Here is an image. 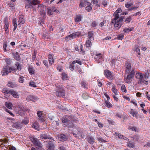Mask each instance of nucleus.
Returning a JSON list of instances; mask_svg holds the SVG:
<instances>
[{"label":"nucleus","instance_id":"79ce46f5","mask_svg":"<svg viewBox=\"0 0 150 150\" xmlns=\"http://www.w3.org/2000/svg\"><path fill=\"white\" fill-rule=\"evenodd\" d=\"M133 139L134 140L137 142H138L139 139V137L138 135H136L134 136Z\"/></svg>","mask_w":150,"mask_h":150},{"label":"nucleus","instance_id":"f257e3e1","mask_svg":"<svg viewBox=\"0 0 150 150\" xmlns=\"http://www.w3.org/2000/svg\"><path fill=\"white\" fill-rule=\"evenodd\" d=\"M71 117L67 115L63 116L62 118V120L64 127H67L68 128H73L74 125L71 121Z\"/></svg>","mask_w":150,"mask_h":150},{"label":"nucleus","instance_id":"aec40b11","mask_svg":"<svg viewBox=\"0 0 150 150\" xmlns=\"http://www.w3.org/2000/svg\"><path fill=\"white\" fill-rule=\"evenodd\" d=\"M42 115V113L41 111H38L37 112L38 116L39 118V120L42 121L43 120V117Z\"/></svg>","mask_w":150,"mask_h":150},{"label":"nucleus","instance_id":"7c9ffc66","mask_svg":"<svg viewBox=\"0 0 150 150\" xmlns=\"http://www.w3.org/2000/svg\"><path fill=\"white\" fill-rule=\"evenodd\" d=\"M148 71V70H147V72L145 73V75H144V79L145 80H147L149 76V75Z\"/></svg>","mask_w":150,"mask_h":150},{"label":"nucleus","instance_id":"e2e57ef3","mask_svg":"<svg viewBox=\"0 0 150 150\" xmlns=\"http://www.w3.org/2000/svg\"><path fill=\"white\" fill-rule=\"evenodd\" d=\"M133 5L132 3H128V2L125 5L126 7L127 8H129L130 6Z\"/></svg>","mask_w":150,"mask_h":150},{"label":"nucleus","instance_id":"dca6fc26","mask_svg":"<svg viewBox=\"0 0 150 150\" xmlns=\"http://www.w3.org/2000/svg\"><path fill=\"white\" fill-rule=\"evenodd\" d=\"M130 113L131 114L133 117H135L137 118H138V114L137 111H136L133 109H131V111L130 112Z\"/></svg>","mask_w":150,"mask_h":150},{"label":"nucleus","instance_id":"423d86ee","mask_svg":"<svg viewBox=\"0 0 150 150\" xmlns=\"http://www.w3.org/2000/svg\"><path fill=\"white\" fill-rule=\"evenodd\" d=\"M136 77L139 79L138 82V84H141L142 83V80L144 79V75L142 73H137L136 74Z\"/></svg>","mask_w":150,"mask_h":150},{"label":"nucleus","instance_id":"4468645a","mask_svg":"<svg viewBox=\"0 0 150 150\" xmlns=\"http://www.w3.org/2000/svg\"><path fill=\"white\" fill-rule=\"evenodd\" d=\"M12 54L13 56V58L16 59L17 61H19L21 60V58L18 52H16L15 53L13 52L12 53Z\"/></svg>","mask_w":150,"mask_h":150},{"label":"nucleus","instance_id":"3c124183","mask_svg":"<svg viewBox=\"0 0 150 150\" xmlns=\"http://www.w3.org/2000/svg\"><path fill=\"white\" fill-rule=\"evenodd\" d=\"M144 79H142V83L140 84H146L147 85L148 84V82L147 81L144 80Z\"/></svg>","mask_w":150,"mask_h":150},{"label":"nucleus","instance_id":"bf43d9fd","mask_svg":"<svg viewBox=\"0 0 150 150\" xmlns=\"http://www.w3.org/2000/svg\"><path fill=\"white\" fill-rule=\"evenodd\" d=\"M124 37V35H120L118 36L117 37V39L120 40H122Z\"/></svg>","mask_w":150,"mask_h":150},{"label":"nucleus","instance_id":"72a5a7b5","mask_svg":"<svg viewBox=\"0 0 150 150\" xmlns=\"http://www.w3.org/2000/svg\"><path fill=\"white\" fill-rule=\"evenodd\" d=\"M127 146L130 148H133L135 146L134 143H129L127 144Z\"/></svg>","mask_w":150,"mask_h":150},{"label":"nucleus","instance_id":"4c0bfd02","mask_svg":"<svg viewBox=\"0 0 150 150\" xmlns=\"http://www.w3.org/2000/svg\"><path fill=\"white\" fill-rule=\"evenodd\" d=\"M60 108L62 109L64 112H67L68 111V110L65 108L63 106H60Z\"/></svg>","mask_w":150,"mask_h":150},{"label":"nucleus","instance_id":"f3484780","mask_svg":"<svg viewBox=\"0 0 150 150\" xmlns=\"http://www.w3.org/2000/svg\"><path fill=\"white\" fill-rule=\"evenodd\" d=\"M11 94L14 98H19V94L18 92L15 91L12 89Z\"/></svg>","mask_w":150,"mask_h":150},{"label":"nucleus","instance_id":"412c9836","mask_svg":"<svg viewBox=\"0 0 150 150\" xmlns=\"http://www.w3.org/2000/svg\"><path fill=\"white\" fill-rule=\"evenodd\" d=\"M17 19L16 18H15L13 20V24L14 28L13 31H15L17 27V24L16 23Z\"/></svg>","mask_w":150,"mask_h":150},{"label":"nucleus","instance_id":"4d7b16f0","mask_svg":"<svg viewBox=\"0 0 150 150\" xmlns=\"http://www.w3.org/2000/svg\"><path fill=\"white\" fill-rule=\"evenodd\" d=\"M49 64L50 65H52L53 64L54 62V59H49L48 60Z\"/></svg>","mask_w":150,"mask_h":150},{"label":"nucleus","instance_id":"0eeeda50","mask_svg":"<svg viewBox=\"0 0 150 150\" xmlns=\"http://www.w3.org/2000/svg\"><path fill=\"white\" fill-rule=\"evenodd\" d=\"M31 141L35 145V147L39 146L42 145L40 141L37 138H34L31 139Z\"/></svg>","mask_w":150,"mask_h":150},{"label":"nucleus","instance_id":"58836bf2","mask_svg":"<svg viewBox=\"0 0 150 150\" xmlns=\"http://www.w3.org/2000/svg\"><path fill=\"white\" fill-rule=\"evenodd\" d=\"M33 5L31 4H27L25 6V8L26 9H28L29 8H32L33 7Z\"/></svg>","mask_w":150,"mask_h":150},{"label":"nucleus","instance_id":"39448f33","mask_svg":"<svg viewBox=\"0 0 150 150\" xmlns=\"http://www.w3.org/2000/svg\"><path fill=\"white\" fill-rule=\"evenodd\" d=\"M14 68H11L9 66H5L1 71V74L3 76L7 75L11 71H15Z\"/></svg>","mask_w":150,"mask_h":150},{"label":"nucleus","instance_id":"5fc2aeb1","mask_svg":"<svg viewBox=\"0 0 150 150\" xmlns=\"http://www.w3.org/2000/svg\"><path fill=\"white\" fill-rule=\"evenodd\" d=\"M121 90L123 92H125L126 91L125 86L124 85H122L121 86Z\"/></svg>","mask_w":150,"mask_h":150},{"label":"nucleus","instance_id":"6e6552de","mask_svg":"<svg viewBox=\"0 0 150 150\" xmlns=\"http://www.w3.org/2000/svg\"><path fill=\"white\" fill-rule=\"evenodd\" d=\"M12 89H8L7 88H4L2 90V92L4 93V95L9 96L11 93Z\"/></svg>","mask_w":150,"mask_h":150},{"label":"nucleus","instance_id":"603ef678","mask_svg":"<svg viewBox=\"0 0 150 150\" xmlns=\"http://www.w3.org/2000/svg\"><path fill=\"white\" fill-rule=\"evenodd\" d=\"M97 25L96 22V21H94L92 23L91 26L93 27H96Z\"/></svg>","mask_w":150,"mask_h":150},{"label":"nucleus","instance_id":"49530a36","mask_svg":"<svg viewBox=\"0 0 150 150\" xmlns=\"http://www.w3.org/2000/svg\"><path fill=\"white\" fill-rule=\"evenodd\" d=\"M29 85L34 87H37L35 83V82L33 81L30 82L29 83Z\"/></svg>","mask_w":150,"mask_h":150},{"label":"nucleus","instance_id":"b1692460","mask_svg":"<svg viewBox=\"0 0 150 150\" xmlns=\"http://www.w3.org/2000/svg\"><path fill=\"white\" fill-rule=\"evenodd\" d=\"M19 20L18 22H20L18 24V26L19 25L20 23L23 24L24 23V21L23 19V16H22L20 15L19 16Z\"/></svg>","mask_w":150,"mask_h":150},{"label":"nucleus","instance_id":"13d9d810","mask_svg":"<svg viewBox=\"0 0 150 150\" xmlns=\"http://www.w3.org/2000/svg\"><path fill=\"white\" fill-rule=\"evenodd\" d=\"M7 47V44L6 42H4L3 44V47L4 49V51L6 52V47Z\"/></svg>","mask_w":150,"mask_h":150},{"label":"nucleus","instance_id":"e433bc0d","mask_svg":"<svg viewBox=\"0 0 150 150\" xmlns=\"http://www.w3.org/2000/svg\"><path fill=\"white\" fill-rule=\"evenodd\" d=\"M128 129L134 131L135 132H136L137 130L136 127H135L129 126L128 128Z\"/></svg>","mask_w":150,"mask_h":150},{"label":"nucleus","instance_id":"2eb2a0df","mask_svg":"<svg viewBox=\"0 0 150 150\" xmlns=\"http://www.w3.org/2000/svg\"><path fill=\"white\" fill-rule=\"evenodd\" d=\"M40 138L42 139H50V136L47 133L42 134L40 136Z\"/></svg>","mask_w":150,"mask_h":150},{"label":"nucleus","instance_id":"4be33fe9","mask_svg":"<svg viewBox=\"0 0 150 150\" xmlns=\"http://www.w3.org/2000/svg\"><path fill=\"white\" fill-rule=\"evenodd\" d=\"M28 71L30 74H34L35 70L33 68L32 66H29L28 68Z\"/></svg>","mask_w":150,"mask_h":150},{"label":"nucleus","instance_id":"2f4dec72","mask_svg":"<svg viewBox=\"0 0 150 150\" xmlns=\"http://www.w3.org/2000/svg\"><path fill=\"white\" fill-rule=\"evenodd\" d=\"M73 35L74 36V38H75L76 37H78L81 34V33L79 32H77L74 33H73Z\"/></svg>","mask_w":150,"mask_h":150},{"label":"nucleus","instance_id":"1a4fd4ad","mask_svg":"<svg viewBox=\"0 0 150 150\" xmlns=\"http://www.w3.org/2000/svg\"><path fill=\"white\" fill-rule=\"evenodd\" d=\"M38 99L37 96L32 95H29L26 98L27 100H29L33 102H35V101L38 100Z\"/></svg>","mask_w":150,"mask_h":150},{"label":"nucleus","instance_id":"ddd939ff","mask_svg":"<svg viewBox=\"0 0 150 150\" xmlns=\"http://www.w3.org/2000/svg\"><path fill=\"white\" fill-rule=\"evenodd\" d=\"M88 142L91 144H93L95 143V139L93 137L91 136H88L87 137Z\"/></svg>","mask_w":150,"mask_h":150},{"label":"nucleus","instance_id":"473e14b6","mask_svg":"<svg viewBox=\"0 0 150 150\" xmlns=\"http://www.w3.org/2000/svg\"><path fill=\"white\" fill-rule=\"evenodd\" d=\"M32 127L33 128H35V129L37 130H39V127L36 124L34 123L32 125Z\"/></svg>","mask_w":150,"mask_h":150},{"label":"nucleus","instance_id":"ea45409f","mask_svg":"<svg viewBox=\"0 0 150 150\" xmlns=\"http://www.w3.org/2000/svg\"><path fill=\"white\" fill-rule=\"evenodd\" d=\"M8 24H5L4 25V28L5 30L6 31V33H8Z\"/></svg>","mask_w":150,"mask_h":150},{"label":"nucleus","instance_id":"c9c22d12","mask_svg":"<svg viewBox=\"0 0 150 150\" xmlns=\"http://www.w3.org/2000/svg\"><path fill=\"white\" fill-rule=\"evenodd\" d=\"M39 1H37V0H32V2H31V4L34 5H36L37 4H39Z\"/></svg>","mask_w":150,"mask_h":150},{"label":"nucleus","instance_id":"de8ad7c7","mask_svg":"<svg viewBox=\"0 0 150 150\" xmlns=\"http://www.w3.org/2000/svg\"><path fill=\"white\" fill-rule=\"evenodd\" d=\"M97 139L99 142H105L106 141L100 137H97Z\"/></svg>","mask_w":150,"mask_h":150},{"label":"nucleus","instance_id":"5701e85b","mask_svg":"<svg viewBox=\"0 0 150 150\" xmlns=\"http://www.w3.org/2000/svg\"><path fill=\"white\" fill-rule=\"evenodd\" d=\"M62 79L63 80H67L68 78V76L67 74L64 72H63L62 74Z\"/></svg>","mask_w":150,"mask_h":150},{"label":"nucleus","instance_id":"8fccbe9b","mask_svg":"<svg viewBox=\"0 0 150 150\" xmlns=\"http://www.w3.org/2000/svg\"><path fill=\"white\" fill-rule=\"evenodd\" d=\"M85 8L86 10L88 12H89L91 10L92 8L91 6H87Z\"/></svg>","mask_w":150,"mask_h":150},{"label":"nucleus","instance_id":"052dcab7","mask_svg":"<svg viewBox=\"0 0 150 150\" xmlns=\"http://www.w3.org/2000/svg\"><path fill=\"white\" fill-rule=\"evenodd\" d=\"M7 86H8L11 88H13V85L12 84V82H9L7 84Z\"/></svg>","mask_w":150,"mask_h":150},{"label":"nucleus","instance_id":"6ab92c4d","mask_svg":"<svg viewBox=\"0 0 150 150\" xmlns=\"http://www.w3.org/2000/svg\"><path fill=\"white\" fill-rule=\"evenodd\" d=\"M88 38L90 40H91L92 39L93 40L94 39V37H93V34L92 31H89L88 33Z\"/></svg>","mask_w":150,"mask_h":150},{"label":"nucleus","instance_id":"f704fd0d","mask_svg":"<svg viewBox=\"0 0 150 150\" xmlns=\"http://www.w3.org/2000/svg\"><path fill=\"white\" fill-rule=\"evenodd\" d=\"M101 54L99 53L97 54L95 57L94 58L96 59H99L101 58Z\"/></svg>","mask_w":150,"mask_h":150},{"label":"nucleus","instance_id":"a211bd4d","mask_svg":"<svg viewBox=\"0 0 150 150\" xmlns=\"http://www.w3.org/2000/svg\"><path fill=\"white\" fill-rule=\"evenodd\" d=\"M6 106L9 109H11L13 106L12 103L10 102H6L5 103Z\"/></svg>","mask_w":150,"mask_h":150},{"label":"nucleus","instance_id":"393cba45","mask_svg":"<svg viewBox=\"0 0 150 150\" xmlns=\"http://www.w3.org/2000/svg\"><path fill=\"white\" fill-rule=\"evenodd\" d=\"M134 29V28H125L123 30V31L124 32L126 33H127L131 31L132 30Z\"/></svg>","mask_w":150,"mask_h":150},{"label":"nucleus","instance_id":"a18cd8bd","mask_svg":"<svg viewBox=\"0 0 150 150\" xmlns=\"http://www.w3.org/2000/svg\"><path fill=\"white\" fill-rule=\"evenodd\" d=\"M47 9V14L50 15H51L52 14V10L50 8H48Z\"/></svg>","mask_w":150,"mask_h":150},{"label":"nucleus","instance_id":"37998d69","mask_svg":"<svg viewBox=\"0 0 150 150\" xmlns=\"http://www.w3.org/2000/svg\"><path fill=\"white\" fill-rule=\"evenodd\" d=\"M112 91L116 95H117V89H116L114 87L112 88Z\"/></svg>","mask_w":150,"mask_h":150},{"label":"nucleus","instance_id":"f8f14e48","mask_svg":"<svg viewBox=\"0 0 150 150\" xmlns=\"http://www.w3.org/2000/svg\"><path fill=\"white\" fill-rule=\"evenodd\" d=\"M58 137L59 139H60L59 140L60 141H61V140H63V141H66L68 139L67 137L65 135L62 134H58Z\"/></svg>","mask_w":150,"mask_h":150},{"label":"nucleus","instance_id":"20e7f679","mask_svg":"<svg viewBox=\"0 0 150 150\" xmlns=\"http://www.w3.org/2000/svg\"><path fill=\"white\" fill-rule=\"evenodd\" d=\"M50 139L53 141L46 142V147L48 148L47 150H54V140L52 137H50Z\"/></svg>","mask_w":150,"mask_h":150},{"label":"nucleus","instance_id":"c85d7f7f","mask_svg":"<svg viewBox=\"0 0 150 150\" xmlns=\"http://www.w3.org/2000/svg\"><path fill=\"white\" fill-rule=\"evenodd\" d=\"M81 16L79 15L77 16L75 19L76 22H79L81 21Z\"/></svg>","mask_w":150,"mask_h":150},{"label":"nucleus","instance_id":"0e129e2a","mask_svg":"<svg viewBox=\"0 0 150 150\" xmlns=\"http://www.w3.org/2000/svg\"><path fill=\"white\" fill-rule=\"evenodd\" d=\"M5 111L7 112L8 113H9L11 115V116H14V115H13V114L12 112H11L10 110H8L7 109H5Z\"/></svg>","mask_w":150,"mask_h":150},{"label":"nucleus","instance_id":"a19ab883","mask_svg":"<svg viewBox=\"0 0 150 150\" xmlns=\"http://www.w3.org/2000/svg\"><path fill=\"white\" fill-rule=\"evenodd\" d=\"M86 44L87 47H90L91 45V42L89 40H88L86 42Z\"/></svg>","mask_w":150,"mask_h":150},{"label":"nucleus","instance_id":"09e8293b","mask_svg":"<svg viewBox=\"0 0 150 150\" xmlns=\"http://www.w3.org/2000/svg\"><path fill=\"white\" fill-rule=\"evenodd\" d=\"M82 96L83 98L84 99H87L88 98V96L86 93H83V94Z\"/></svg>","mask_w":150,"mask_h":150},{"label":"nucleus","instance_id":"c03bdc74","mask_svg":"<svg viewBox=\"0 0 150 150\" xmlns=\"http://www.w3.org/2000/svg\"><path fill=\"white\" fill-rule=\"evenodd\" d=\"M132 20V18L131 16H129L128 18H126L125 20V21L126 22V23H129Z\"/></svg>","mask_w":150,"mask_h":150},{"label":"nucleus","instance_id":"c756f323","mask_svg":"<svg viewBox=\"0 0 150 150\" xmlns=\"http://www.w3.org/2000/svg\"><path fill=\"white\" fill-rule=\"evenodd\" d=\"M76 63H77L78 64H79L80 65H81V62L79 61V60H75L74 61H73L72 64H70V66H72V64H75Z\"/></svg>","mask_w":150,"mask_h":150},{"label":"nucleus","instance_id":"680f3d73","mask_svg":"<svg viewBox=\"0 0 150 150\" xmlns=\"http://www.w3.org/2000/svg\"><path fill=\"white\" fill-rule=\"evenodd\" d=\"M76 133H78V136L79 137V136H80L81 137L83 138V137H82V132L81 131L79 130L78 132H76Z\"/></svg>","mask_w":150,"mask_h":150},{"label":"nucleus","instance_id":"864d4df0","mask_svg":"<svg viewBox=\"0 0 150 150\" xmlns=\"http://www.w3.org/2000/svg\"><path fill=\"white\" fill-rule=\"evenodd\" d=\"M23 76H20V78L18 80L19 82L21 83H23Z\"/></svg>","mask_w":150,"mask_h":150},{"label":"nucleus","instance_id":"338daca9","mask_svg":"<svg viewBox=\"0 0 150 150\" xmlns=\"http://www.w3.org/2000/svg\"><path fill=\"white\" fill-rule=\"evenodd\" d=\"M72 134H73L74 136L76 137V138H78L79 137L78 136V133H76V132H75V131L73 132H72Z\"/></svg>","mask_w":150,"mask_h":150},{"label":"nucleus","instance_id":"cd10ccee","mask_svg":"<svg viewBox=\"0 0 150 150\" xmlns=\"http://www.w3.org/2000/svg\"><path fill=\"white\" fill-rule=\"evenodd\" d=\"M134 50L135 52L137 53L138 55H140V50L139 47L137 46H135L134 48Z\"/></svg>","mask_w":150,"mask_h":150},{"label":"nucleus","instance_id":"f03ea898","mask_svg":"<svg viewBox=\"0 0 150 150\" xmlns=\"http://www.w3.org/2000/svg\"><path fill=\"white\" fill-rule=\"evenodd\" d=\"M119 15L116 14L115 18L112 19L111 23L114 24V27L115 28H119L122 24V21L124 18L123 16L120 17L119 20H117L119 18Z\"/></svg>","mask_w":150,"mask_h":150},{"label":"nucleus","instance_id":"9d476101","mask_svg":"<svg viewBox=\"0 0 150 150\" xmlns=\"http://www.w3.org/2000/svg\"><path fill=\"white\" fill-rule=\"evenodd\" d=\"M134 76L131 75L130 74H129L127 76L126 78H125V82L128 83H130L131 82Z\"/></svg>","mask_w":150,"mask_h":150},{"label":"nucleus","instance_id":"9b49d317","mask_svg":"<svg viewBox=\"0 0 150 150\" xmlns=\"http://www.w3.org/2000/svg\"><path fill=\"white\" fill-rule=\"evenodd\" d=\"M104 74L106 77L109 79L112 78V75L111 72L108 69H106L104 71Z\"/></svg>","mask_w":150,"mask_h":150},{"label":"nucleus","instance_id":"7ed1b4c3","mask_svg":"<svg viewBox=\"0 0 150 150\" xmlns=\"http://www.w3.org/2000/svg\"><path fill=\"white\" fill-rule=\"evenodd\" d=\"M56 90V95L59 97L64 96L65 92L64 87L62 86H57Z\"/></svg>","mask_w":150,"mask_h":150},{"label":"nucleus","instance_id":"a878e982","mask_svg":"<svg viewBox=\"0 0 150 150\" xmlns=\"http://www.w3.org/2000/svg\"><path fill=\"white\" fill-rule=\"evenodd\" d=\"M109 101L106 100L105 101V106L108 108L112 107V105L110 103V102H108Z\"/></svg>","mask_w":150,"mask_h":150},{"label":"nucleus","instance_id":"774afa93","mask_svg":"<svg viewBox=\"0 0 150 150\" xmlns=\"http://www.w3.org/2000/svg\"><path fill=\"white\" fill-rule=\"evenodd\" d=\"M57 69L60 72H62L63 70V68L62 67V66H57Z\"/></svg>","mask_w":150,"mask_h":150},{"label":"nucleus","instance_id":"bb28decb","mask_svg":"<svg viewBox=\"0 0 150 150\" xmlns=\"http://www.w3.org/2000/svg\"><path fill=\"white\" fill-rule=\"evenodd\" d=\"M5 61L6 63L7 66L11 64L12 62L11 60L10 59L6 58L5 59Z\"/></svg>","mask_w":150,"mask_h":150},{"label":"nucleus","instance_id":"69168bd1","mask_svg":"<svg viewBox=\"0 0 150 150\" xmlns=\"http://www.w3.org/2000/svg\"><path fill=\"white\" fill-rule=\"evenodd\" d=\"M43 63L45 66H48V62L47 59H46L44 60L43 61Z\"/></svg>","mask_w":150,"mask_h":150},{"label":"nucleus","instance_id":"6e6d98bb","mask_svg":"<svg viewBox=\"0 0 150 150\" xmlns=\"http://www.w3.org/2000/svg\"><path fill=\"white\" fill-rule=\"evenodd\" d=\"M28 120H22L21 123L27 125L28 123Z\"/></svg>","mask_w":150,"mask_h":150}]
</instances>
